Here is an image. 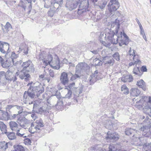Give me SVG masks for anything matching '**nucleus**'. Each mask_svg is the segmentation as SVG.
Masks as SVG:
<instances>
[{"instance_id":"obj_52","label":"nucleus","mask_w":151,"mask_h":151,"mask_svg":"<svg viewBox=\"0 0 151 151\" xmlns=\"http://www.w3.org/2000/svg\"><path fill=\"white\" fill-rule=\"evenodd\" d=\"M19 129L20 130L19 132L17 131L16 132L17 134V136L21 137H26V136H25V133L22 132V129H20L19 128Z\"/></svg>"},{"instance_id":"obj_1","label":"nucleus","mask_w":151,"mask_h":151,"mask_svg":"<svg viewBox=\"0 0 151 151\" xmlns=\"http://www.w3.org/2000/svg\"><path fill=\"white\" fill-rule=\"evenodd\" d=\"M30 85V86L28 89L27 91H25L24 94V102L26 104H28V102L26 101V99L28 98V97L31 98L38 97L41 93L44 91V88L43 86L38 82L33 83L32 82L31 83H28L27 86ZM34 101L29 102L28 104L30 105L33 104Z\"/></svg>"},{"instance_id":"obj_27","label":"nucleus","mask_w":151,"mask_h":151,"mask_svg":"<svg viewBox=\"0 0 151 151\" xmlns=\"http://www.w3.org/2000/svg\"><path fill=\"white\" fill-rule=\"evenodd\" d=\"M52 106V105L50 103L47 102V104H45L43 106L39 109V111H42L44 112L47 111L48 110L51 109Z\"/></svg>"},{"instance_id":"obj_55","label":"nucleus","mask_w":151,"mask_h":151,"mask_svg":"<svg viewBox=\"0 0 151 151\" xmlns=\"http://www.w3.org/2000/svg\"><path fill=\"white\" fill-rule=\"evenodd\" d=\"M14 106L11 105L7 106L6 108V111L10 112H11L12 111H14Z\"/></svg>"},{"instance_id":"obj_60","label":"nucleus","mask_w":151,"mask_h":151,"mask_svg":"<svg viewBox=\"0 0 151 151\" xmlns=\"http://www.w3.org/2000/svg\"><path fill=\"white\" fill-rule=\"evenodd\" d=\"M19 5L22 7L25 10L26 6L24 3L23 1H20L19 4Z\"/></svg>"},{"instance_id":"obj_46","label":"nucleus","mask_w":151,"mask_h":151,"mask_svg":"<svg viewBox=\"0 0 151 151\" xmlns=\"http://www.w3.org/2000/svg\"><path fill=\"white\" fill-rule=\"evenodd\" d=\"M14 147L15 151H24L23 147L21 145H14Z\"/></svg>"},{"instance_id":"obj_37","label":"nucleus","mask_w":151,"mask_h":151,"mask_svg":"<svg viewBox=\"0 0 151 151\" xmlns=\"http://www.w3.org/2000/svg\"><path fill=\"white\" fill-rule=\"evenodd\" d=\"M135 59H132L130 58H129L131 60H133V62H132L130 63L129 64V66H131L132 65H137V64H139L140 63L141 61L139 59V58H137Z\"/></svg>"},{"instance_id":"obj_4","label":"nucleus","mask_w":151,"mask_h":151,"mask_svg":"<svg viewBox=\"0 0 151 151\" xmlns=\"http://www.w3.org/2000/svg\"><path fill=\"white\" fill-rule=\"evenodd\" d=\"M125 134L127 135H129L132 134H133V135L132 138V144L135 145H142L141 143V141L143 139V138L140 137L139 135V131L132 129H127L125 132Z\"/></svg>"},{"instance_id":"obj_26","label":"nucleus","mask_w":151,"mask_h":151,"mask_svg":"<svg viewBox=\"0 0 151 151\" xmlns=\"http://www.w3.org/2000/svg\"><path fill=\"white\" fill-rule=\"evenodd\" d=\"M65 97H60L57 103L55 105V106L57 109L60 110L63 107V100H64Z\"/></svg>"},{"instance_id":"obj_33","label":"nucleus","mask_w":151,"mask_h":151,"mask_svg":"<svg viewBox=\"0 0 151 151\" xmlns=\"http://www.w3.org/2000/svg\"><path fill=\"white\" fill-rule=\"evenodd\" d=\"M133 74L139 77H140L142 74V73L140 71L138 67H134L132 71Z\"/></svg>"},{"instance_id":"obj_50","label":"nucleus","mask_w":151,"mask_h":151,"mask_svg":"<svg viewBox=\"0 0 151 151\" xmlns=\"http://www.w3.org/2000/svg\"><path fill=\"white\" fill-rule=\"evenodd\" d=\"M44 72H45V73H47V72H48L50 75L51 77L52 78L55 77L54 73L52 70H49V69L46 68L44 70Z\"/></svg>"},{"instance_id":"obj_56","label":"nucleus","mask_w":151,"mask_h":151,"mask_svg":"<svg viewBox=\"0 0 151 151\" xmlns=\"http://www.w3.org/2000/svg\"><path fill=\"white\" fill-rule=\"evenodd\" d=\"M63 0H51V4H62Z\"/></svg>"},{"instance_id":"obj_13","label":"nucleus","mask_w":151,"mask_h":151,"mask_svg":"<svg viewBox=\"0 0 151 151\" xmlns=\"http://www.w3.org/2000/svg\"><path fill=\"white\" fill-rule=\"evenodd\" d=\"M78 0L68 1L66 3V6L69 10H72L76 8L78 4Z\"/></svg>"},{"instance_id":"obj_32","label":"nucleus","mask_w":151,"mask_h":151,"mask_svg":"<svg viewBox=\"0 0 151 151\" xmlns=\"http://www.w3.org/2000/svg\"><path fill=\"white\" fill-rule=\"evenodd\" d=\"M119 21L117 19H116L114 22H113L111 24V27H115V32L117 33L118 32V30L119 28Z\"/></svg>"},{"instance_id":"obj_23","label":"nucleus","mask_w":151,"mask_h":151,"mask_svg":"<svg viewBox=\"0 0 151 151\" xmlns=\"http://www.w3.org/2000/svg\"><path fill=\"white\" fill-rule=\"evenodd\" d=\"M136 85L140 88H141L144 91H145L146 90L145 83L142 79L137 81Z\"/></svg>"},{"instance_id":"obj_40","label":"nucleus","mask_w":151,"mask_h":151,"mask_svg":"<svg viewBox=\"0 0 151 151\" xmlns=\"http://www.w3.org/2000/svg\"><path fill=\"white\" fill-rule=\"evenodd\" d=\"M9 57L8 58H10L11 59L12 63H13L14 62V59H16L18 57V55L16 54L15 53L12 52L10 53V54H9L8 56Z\"/></svg>"},{"instance_id":"obj_59","label":"nucleus","mask_w":151,"mask_h":151,"mask_svg":"<svg viewBox=\"0 0 151 151\" xmlns=\"http://www.w3.org/2000/svg\"><path fill=\"white\" fill-rule=\"evenodd\" d=\"M63 62L67 64H68L69 66L70 67H74L75 66V65L74 63H68L67 60L66 59H64L63 60Z\"/></svg>"},{"instance_id":"obj_29","label":"nucleus","mask_w":151,"mask_h":151,"mask_svg":"<svg viewBox=\"0 0 151 151\" xmlns=\"http://www.w3.org/2000/svg\"><path fill=\"white\" fill-rule=\"evenodd\" d=\"M133 77L132 76L130 75L123 77L122 78V81L124 82H131L133 80Z\"/></svg>"},{"instance_id":"obj_47","label":"nucleus","mask_w":151,"mask_h":151,"mask_svg":"<svg viewBox=\"0 0 151 151\" xmlns=\"http://www.w3.org/2000/svg\"><path fill=\"white\" fill-rule=\"evenodd\" d=\"M7 135L10 140H13L16 138L15 134L14 132H6Z\"/></svg>"},{"instance_id":"obj_12","label":"nucleus","mask_w":151,"mask_h":151,"mask_svg":"<svg viewBox=\"0 0 151 151\" xmlns=\"http://www.w3.org/2000/svg\"><path fill=\"white\" fill-rule=\"evenodd\" d=\"M101 74L96 70L94 72L89 78V81L91 83H93L97 80L101 79Z\"/></svg>"},{"instance_id":"obj_62","label":"nucleus","mask_w":151,"mask_h":151,"mask_svg":"<svg viewBox=\"0 0 151 151\" xmlns=\"http://www.w3.org/2000/svg\"><path fill=\"white\" fill-rule=\"evenodd\" d=\"M75 83H70L68 86V87L70 89H73L74 88Z\"/></svg>"},{"instance_id":"obj_30","label":"nucleus","mask_w":151,"mask_h":151,"mask_svg":"<svg viewBox=\"0 0 151 151\" xmlns=\"http://www.w3.org/2000/svg\"><path fill=\"white\" fill-rule=\"evenodd\" d=\"M27 120H22L19 122V120H17V122L19 124L21 127L24 128L25 129H27L28 127V124L27 123Z\"/></svg>"},{"instance_id":"obj_2","label":"nucleus","mask_w":151,"mask_h":151,"mask_svg":"<svg viewBox=\"0 0 151 151\" xmlns=\"http://www.w3.org/2000/svg\"><path fill=\"white\" fill-rule=\"evenodd\" d=\"M101 42L106 47H109L111 44H116L118 42V38L116 35H114L113 33L110 31L105 34L101 33L99 37Z\"/></svg>"},{"instance_id":"obj_42","label":"nucleus","mask_w":151,"mask_h":151,"mask_svg":"<svg viewBox=\"0 0 151 151\" xmlns=\"http://www.w3.org/2000/svg\"><path fill=\"white\" fill-rule=\"evenodd\" d=\"M102 63V62L97 58H96L93 60V64L95 66L101 65Z\"/></svg>"},{"instance_id":"obj_64","label":"nucleus","mask_w":151,"mask_h":151,"mask_svg":"<svg viewBox=\"0 0 151 151\" xmlns=\"http://www.w3.org/2000/svg\"><path fill=\"white\" fill-rule=\"evenodd\" d=\"M39 78L40 81H42L44 80L45 78H44V76L43 75H41L39 76Z\"/></svg>"},{"instance_id":"obj_39","label":"nucleus","mask_w":151,"mask_h":151,"mask_svg":"<svg viewBox=\"0 0 151 151\" xmlns=\"http://www.w3.org/2000/svg\"><path fill=\"white\" fill-rule=\"evenodd\" d=\"M14 111L17 112L18 114L22 113L23 110V109L22 106L17 105L14 106Z\"/></svg>"},{"instance_id":"obj_25","label":"nucleus","mask_w":151,"mask_h":151,"mask_svg":"<svg viewBox=\"0 0 151 151\" xmlns=\"http://www.w3.org/2000/svg\"><path fill=\"white\" fill-rule=\"evenodd\" d=\"M103 123V125L107 129H111L113 127L112 123L109 118L106 120L104 119Z\"/></svg>"},{"instance_id":"obj_51","label":"nucleus","mask_w":151,"mask_h":151,"mask_svg":"<svg viewBox=\"0 0 151 151\" xmlns=\"http://www.w3.org/2000/svg\"><path fill=\"white\" fill-rule=\"evenodd\" d=\"M76 71L75 74L72 76L71 77V80L72 81H74L76 80L77 78H79L81 76V73L76 72Z\"/></svg>"},{"instance_id":"obj_54","label":"nucleus","mask_w":151,"mask_h":151,"mask_svg":"<svg viewBox=\"0 0 151 151\" xmlns=\"http://www.w3.org/2000/svg\"><path fill=\"white\" fill-rule=\"evenodd\" d=\"M66 91H67L68 93L65 95V98H67L68 99H69L72 96V91L70 90H68V88H65Z\"/></svg>"},{"instance_id":"obj_28","label":"nucleus","mask_w":151,"mask_h":151,"mask_svg":"<svg viewBox=\"0 0 151 151\" xmlns=\"http://www.w3.org/2000/svg\"><path fill=\"white\" fill-rule=\"evenodd\" d=\"M129 58L135 59L139 58L138 55L135 54V50L133 49H132L131 48L129 51Z\"/></svg>"},{"instance_id":"obj_16","label":"nucleus","mask_w":151,"mask_h":151,"mask_svg":"<svg viewBox=\"0 0 151 151\" xmlns=\"http://www.w3.org/2000/svg\"><path fill=\"white\" fill-rule=\"evenodd\" d=\"M107 136L106 137V139L108 141H110L111 140H117L119 139V136L118 134L115 133L112 134L110 131H108L107 133Z\"/></svg>"},{"instance_id":"obj_22","label":"nucleus","mask_w":151,"mask_h":151,"mask_svg":"<svg viewBox=\"0 0 151 151\" xmlns=\"http://www.w3.org/2000/svg\"><path fill=\"white\" fill-rule=\"evenodd\" d=\"M104 63L105 64H108L109 66L112 65L114 63V59L111 57L106 56L103 59Z\"/></svg>"},{"instance_id":"obj_38","label":"nucleus","mask_w":151,"mask_h":151,"mask_svg":"<svg viewBox=\"0 0 151 151\" xmlns=\"http://www.w3.org/2000/svg\"><path fill=\"white\" fill-rule=\"evenodd\" d=\"M37 128L38 130H40V128L44 126L43 123L41 119L37 120L35 123Z\"/></svg>"},{"instance_id":"obj_61","label":"nucleus","mask_w":151,"mask_h":151,"mask_svg":"<svg viewBox=\"0 0 151 151\" xmlns=\"http://www.w3.org/2000/svg\"><path fill=\"white\" fill-rule=\"evenodd\" d=\"M141 70L142 72H145L147 71V69L146 66H142L141 68Z\"/></svg>"},{"instance_id":"obj_7","label":"nucleus","mask_w":151,"mask_h":151,"mask_svg":"<svg viewBox=\"0 0 151 151\" xmlns=\"http://www.w3.org/2000/svg\"><path fill=\"white\" fill-rule=\"evenodd\" d=\"M89 66L85 62L79 63L76 67V72L81 73V72H87L89 71Z\"/></svg>"},{"instance_id":"obj_24","label":"nucleus","mask_w":151,"mask_h":151,"mask_svg":"<svg viewBox=\"0 0 151 151\" xmlns=\"http://www.w3.org/2000/svg\"><path fill=\"white\" fill-rule=\"evenodd\" d=\"M140 93V91L136 88H132L130 91V94L133 96H138Z\"/></svg>"},{"instance_id":"obj_15","label":"nucleus","mask_w":151,"mask_h":151,"mask_svg":"<svg viewBox=\"0 0 151 151\" xmlns=\"http://www.w3.org/2000/svg\"><path fill=\"white\" fill-rule=\"evenodd\" d=\"M49 64L55 69H59L60 67V61L57 57L52 60Z\"/></svg>"},{"instance_id":"obj_10","label":"nucleus","mask_w":151,"mask_h":151,"mask_svg":"<svg viewBox=\"0 0 151 151\" xmlns=\"http://www.w3.org/2000/svg\"><path fill=\"white\" fill-rule=\"evenodd\" d=\"M144 124L146 125L142 127L140 129V130L142 132V135L145 137H150L151 133V125H147V123H144Z\"/></svg>"},{"instance_id":"obj_21","label":"nucleus","mask_w":151,"mask_h":151,"mask_svg":"<svg viewBox=\"0 0 151 151\" xmlns=\"http://www.w3.org/2000/svg\"><path fill=\"white\" fill-rule=\"evenodd\" d=\"M83 88L81 87H78L76 88V90L74 93V100L76 102L78 101V97L79 96V94L81 93L82 91Z\"/></svg>"},{"instance_id":"obj_6","label":"nucleus","mask_w":151,"mask_h":151,"mask_svg":"<svg viewBox=\"0 0 151 151\" xmlns=\"http://www.w3.org/2000/svg\"><path fill=\"white\" fill-rule=\"evenodd\" d=\"M40 59L41 63L46 66L52 60V57L50 54H47L45 52H43L40 55Z\"/></svg>"},{"instance_id":"obj_5","label":"nucleus","mask_w":151,"mask_h":151,"mask_svg":"<svg viewBox=\"0 0 151 151\" xmlns=\"http://www.w3.org/2000/svg\"><path fill=\"white\" fill-rule=\"evenodd\" d=\"M107 7L109 12L113 14L119 8L120 4L117 0H110Z\"/></svg>"},{"instance_id":"obj_43","label":"nucleus","mask_w":151,"mask_h":151,"mask_svg":"<svg viewBox=\"0 0 151 151\" xmlns=\"http://www.w3.org/2000/svg\"><path fill=\"white\" fill-rule=\"evenodd\" d=\"M121 91L124 94H127L129 93V89L126 85H123L121 87Z\"/></svg>"},{"instance_id":"obj_35","label":"nucleus","mask_w":151,"mask_h":151,"mask_svg":"<svg viewBox=\"0 0 151 151\" xmlns=\"http://www.w3.org/2000/svg\"><path fill=\"white\" fill-rule=\"evenodd\" d=\"M38 128H37L35 123H32L31 124V126L29 129V132L32 133H34L36 131L38 132L39 130H38Z\"/></svg>"},{"instance_id":"obj_63","label":"nucleus","mask_w":151,"mask_h":151,"mask_svg":"<svg viewBox=\"0 0 151 151\" xmlns=\"http://www.w3.org/2000/svg\"><path fill=\"white\" fill-rule=\"evenodd\" d=\"M24 142L27 144L30 145L31 143V140L28 138H27L24 140Z\"/></svg>"},{"instance_id":"obj_36","label":"nucleus","mask_w":151,"mask_h":151,"mask_svg":"<svg viewBox=\"0 0 151 151\" xmlns=\"http://www.w3.org/2000/svg\"><path fill=\"white\" fill-rule=\"evenodd\" d=\"M8 143L4 141L0 142V150L5 151L8 148Z\"/></svg>"},{"instance_id":"obj_31","label":"nucleus","mask_w":151,"mask_h":151,"mask_svg":"<svg viewBox=\"0 0 151 151\" xmlns=\"http://www.w3.org/2000/svg\"><path fill=\"white\" fill-rule=\"evenodd\" d=\"M142 145L139 146H143V151H151V144L146 143L143 144V143L141 142Z\"/></svg>"},{"instance_id":"obj_17","label":"nucleus","mask_w":151,"mask_h":151,"mask_svg":"<svg viewBox=\"0 0 151 151\" xmlns=\"http://www.w3.org/2000/svg\"><path fill=\"white\" fill-rule=\"evenodd\" d=\"M89 5V0H83L79 5L78 11L85 9L86 10L88 9Z\"/></svg>"},{"instance_id":"obj_49","label":"nucleus","mask_w":151,"mask_h":151,"mask_svg":"<svg viewBox=\"0 0 151 151\" xmlns=\"http://www.w3.org/2000/svg\"><path fill=\"white\" fill-rule=\"evenodd\" d=\"M107 4V3L101 1L100 2H99L98 3V6L100 9H103L105 8Z\"/></svg>"},{"instance_id":"obj_44","label":"nucleus","mask_w":151,"mask_h":151,"mask_svg":"<svg viewBox=\"0 0 151 151\" xmlns=\"http://www.w3.org/2000/svg\"><path fill=\"white\" fill-rule=\"evenodd\" d=\"M12 28V27L11 24L8 22L6 23V25L4 26V28H3V30L4 31H8L10 29Z\"/></svg>"},{"instance_id":"obj_19","label":"nucleus","mask_w":151,"mask_h":151,"mask_svg":"<svg viewBox=\"0 0 151 151\" xmlns=\"http://www.w3.org/2000/svg\"><path fill=\"white\" fill-rule=\"evenodd\" d=\"M10 127L11 129L13 131L19 132L20 130L19 129V126L15 122L11 121L9 123Z\"/></svg>"},{"instance_id":"obj_45","label":"nucleus","mask_w":151,"mask_h":151,"mask_svg":"<svg viewBox=\"0 0 151 151\" xmlns=\"http://www.w3.org/2000/svg\"><path fill=\"white\" fill-rule=\"evenodd\" d=\"M10 65L11 64L8 61V60H6L5 62H4V60L3 59L2 63H1V65L3 67L6 68H8L10 66Z\"/></svg>"},{"instance_id":"obj_11","label":"nucleus","mask_w":151,"mask_h":151,"mask_svg":"<svg viewBox=\"0 0 151 151\" xmlns=\"http://www.w3.org/2000/svg\"><path fill=\"white\" fill-rule=\"evenodd\" d=\"M16 76H19V78L21 79H24L25 81H27L29 80L30 78V75L24 70H22L19 72H17L16 73Z\"/></svg>"},{"instance_id":"obj_9","label":"nucleus","mask_w":151,"mask_h":151,"mask_svg":"<svg viewBox=\"0 0 151 151\" xmlns=\"http://www.w3.org/2000/svg\"><path fill=\"white\" fill-rule=\"evenodd\" d=\"M9 44L6 42L0 41V51L3 53L6 54L5 57L8 58Z\"/></svg>"},{"instance_id":"obj_8","label":"nucleus","mask_w":151,"mask_h":151,"mask_svg":"<svg viewBox=\"0 0 151 151\" xmlns=\"http://www.w3.org/2000/svg\"><path fill=\"white\" fill-rule=\"evenodd\" d=\"M21 67L22 70L27 73L34 70V65L30 60L23 62L21 65Z\"/></svg>"},{"instance_id":"obj_53","label":"nucleus","mask_w":151,"mask_h":151,"mask_svg":"<svg viewBox=\"0 0 151 151\" xmlns=\"http://www.w3.org/2000/svg\"><path fill=\"white\" fill-rule=\"evenodd\" d=\"M28 47L26 45L24 46L23 48H22L21 47H20L19 48L21 51H23V52L24 53L25 55H27L28 53Z\"/></svg>"},{"instance_id":"obj_18","label":"nucleus","mask_w":151,"mask_h":151,"mask_svg":"<svg viewBox=\"0 0 151 151\" xmlns=\"http://www.w3.org/2000/svg\"><path fill=\"white\" fill-rule=\"evenodd\" d=\"M61 82L63 85H65L68 82V78L67 74L65 72H63L61 75L60 77Z\"/></svg>"},{"instance_id":"obj_14","label":"nucleus","mask_w":151,"mask_h":151,"mask_svg":"<svg viewBox=\"0 0 151 151\" xmlns=\"http://www.w3.org/2000/svg\"><path fill=\"white\" fill-rule=\"evenodd\" d=\"M5 77L6 79L8 82H10L11 81H13L14 83L16 82V81L17 79L16 74L14 76V74L12 72L9 71H7L5 73Z\"/></svg>"},{"instance_id":"obj_34","label":"nucleus","mask_w":151,"mask_h":151,"mask_svg":"<svg viewBox=\"0 0 151 151\" xmlns=\"http://www.w3.org/2000/svg\"><path fill=\"white\" fill-rule=\"evenodd\" d=\"M1 111V113L2 115V116L1 117V119L7 120L9 119V115L8 114L7 111Z\"/></svg>"},{"instance_id":"obj_41","label":"nucleus","mask_w":151,"mask_h":151,"mask_svg":"<svg viewBox=\"0 0 151 151\" xmlns=\"http://www.w3.org/2000/svg\"><path fill=\"white\" fill-rule=\"evenodd\" d=\"M0 128L2 132L6 133V126L3 122L0 121Z\"/></svg>"},{"instance_id":"obj_3","label":"nucleus","mask_w":151,"mask_h":151,"mask_svg":"<svg viewBox=\"0 0 151 151\" xmlns=\"http://www.w3.org/2000/svg\"><path fill=\"white\" fill-rule=\"evenodd\" d=\"M135 106L138 108L144 106V111L151 117V97L143 96L139 101L136 102Z\"/></svg>"},{"instance_id":"obj_57","label":"nucleus","mask_w":151,"mask_h":151,"mask_svg":"<svg viewBox=\"0 0 151 151\" xmlns=\"http://www.w3.org/2000/svg\"><path fill=\"white\" fill-rule=\"evenodd\" d=\"M120 37L119 36H118L117 35H116L117 37H119L120 38H119V37L118 38V40H120V39H121L122 38V35H123V36L124 37L125 39H129L128 37L127 36L126 34L124 32H120Z\"/></svg>"},{"instance_id":"obj_48","label":"nucleus","mask_w":151,"mask_h":151,"mask_svg":"<svg viewBox=\"0 0 151 151\" xmlns=\"http://www.w3.org/2000/svg\"><path fill=\"white\" fill-rule=\"evenodd\" d=\"M129 42V39H123L121 40V42L119 43V45L120 46H122L123 45H127Z\"/></svg>"},{"instance_id":"obj_58","label":"nucleus","mask_w":151,"mask_h":151,"mask_svg":"<svg viewBox=\"0 0 151 151\" xmlns=\"http://www.w3.org/2000/svg\"><path fill=\"white\" fill-rule=\"evenodd\" d=\"M113 57L116 60H120V57L119 53L118 52H116L113 55Z\"/></svg>"},{"instance_id":"obj_20","label":"nucleus","mask_w":151,"mask_h":151,"mask_svg":"<svg viewBox=\"0 0 151 151\" xmlns=\"http://www.w3.org/2000/svg\"><path fill=\"white\" fill-rule=\"evenodd\" d=\"M88 150L92 151H104L105 150L103 149L102 145L96 144L92 146L91 147L89 148Z\"/></svg>"}]
</instances>
